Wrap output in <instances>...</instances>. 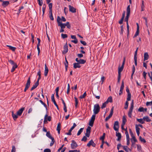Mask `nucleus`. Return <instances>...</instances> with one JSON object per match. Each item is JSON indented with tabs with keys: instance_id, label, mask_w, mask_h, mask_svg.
<instances>
[{
	"instance_id": "0e129e2a",
	"label": "nucleus",
	"mask_w": 152,
	"mask_h": 152,
	"mask_svg": "<svg viewBox=\"0 0 152 152\" xmlns=\"http://www.w3.org/2000/svg\"><path fill=\"white\" fill-rule=\"evenodd\" d=\"M8 61L12 65H14L15 64H16V63H15L14 61L12 60H9Z\"/></svg>"
},
{
	"instance_id": "7c9ffc66",
	"label": "nucleus",
	"mask_w": 152,
	"mask_h": 152,
	"mask_svg": "<svg viewBox=\"0 0 152 152\" xmlns=\"http://www.w3.org/2000/svg\"><path fill=\"white\" fill-rule=\"evenodd\" d=\"M86 60L84 59H80L79 63V64H84L86 62Z\"/></svg>"
},
{
	"instance_id": "a878e982",
	"label": "nucleus",
	"mask_w": 152,
	"mask_h": 152,
	"mask_svg": "<svg viewBox=\"0 0 152 152\" xmlns=\"http://www.w3.org/2000/svg\"><path fill=\"white\" fill-rule=\"evenodd\" d=\"M46 136L48 137L50 139H52V138H53V137L51 135L50 131H48L47 132V133L46 134Z\"/></svg>"
},
{
	"instance_id": "79ce46f5",
	"label": "nucleus",
	"mask_w": 152,
	"mask_h": 152,
	"mask_svg": "<svg viewBox=\"0 0 152 152\" xmlns=\"http://www.w3.org/2000/svg\"><path fill=\"white\" fill-rule=\"evenodd\" d=\"M86 92H85L84 94H83L82 95H81L80 96V99H83V98H85V97L86 96Z\"/></svg>"
},
{
	"instance_id": "0eeeda50",
	"label": "nucleus",
	"mask_w": 152,
	"mask_h": 152,
	"mask_svg": "<svg viewBox=\"0 0 152 152\" xmlns=\"http://www.w3.org/2000/svg\"><path fill=\"white\" fill-rule=\"evenodd\" d=\"M91 129V127L89 126H88L86 129L85 135L88 137H89L90 136Z\"/></svg>"
},
{
	"instance_id": "7ed1b4c3",
	"label": "nucleus",
	"mask_w": 152,
	"mask_h": 152,
	"mask_svg": "<svg viewBox=\"0 0 152 152\" xmlns=\"http://www.w3.org/2000/svg\"><path fill=\"white\" fill-rule=\"evenodd\" d=\"M100 107L99 104H97L94 106L93 111L94 114H97L99 112Z\"/></svg>"
},
{
	"instance_id": "393cba45",
	"label": "nucleus",
	"mask_w": 152,
	"mask_h": 152,
	"mask_svg": "<svg viewBox=\"0 0 152 152\" xmlns=\"http://www.w3.org/2000/svg\"><path fill=\"white\" fill-rule=\"evenodd\" d=\"M12 115L13 118L14 120H15L17 118H18V115H17V114H15L13 112H12Z\"/></svg>"
},
{
	"instance_id": "4c0bfd02",
	"label": "nucleus",
	"mask_w": 152,
	"mask_h": 152,
	"mask_svg": "<svg viewBox=\"0 0 152 152\" xmlns=\"http://www.w3.org/2000/svg\"><path fill=\"white\" fill-rule=\"evenodd\" d=\"M48 117L47 114H46L45 116L44 123V124H46L47 122V118Z\"/></svg>"
},
{
	"instance_id": "aec40b11",
	"label": "nucleus",
	"mask_w": 152,
	"mask_h": 152,
	"mask_svg": "<svg viewBox=\"0 0 152 152\" xmlns=\"http://www.w3.org/2000/svg\"><path fill=\"white\" fill-rule=\"evenodd\" d=\"M81 67V66L78 63H75L73 64V67L75 69L77 68H80Z\"/></svg>"
},
{
	"instance_id": "423d86ee",
	"label": "nucleus",
	"mask_w": 152,
	"mask_h": 152,
	"mask_svg": "<svg viewBox=\"0 0 152 152\" xmlns=\"http://www.w3.org/2000/svg\"><path fill=\"white\" fill-rule=\"evenodd\" d=\"M119 127V122L118 121H115L114 124L113 129H114L117 132L118 131Z\"/></svg>"
},
{
	"instance_id": "5fc2aeb1",
	"label": "nucleus",
	"mask_w": 152,
	"mask_h": 152,
	"mask_svg": "<svg viewBox=\"0 0 152 152\" xmlns=\"http://www.w3.org/2000/svg\"><path fill=\"white\" fill-rule=\"evenodd\" d=\"M37 1L39 5L40 6H42L43 4L42 0H37Z\"/></svg>"
},
{
	"instance_id": "bf43d9fd",
	"label": "nucleus",
	"mask_w": 152,
	"mask_h": 152,
	"mask_svg": "<svg viewBox=\"0 0 152 152\" xmlns=\"http://www.w3.org/2000/svg\"><path fill=\"white\" fill-rule=\"evenodd\" d=\"M40 45H37V49L38 50V56L39 55V54L40 52V48H39V46Z\"/></svg>"
},
{
	"instance_id": "ddd939ff",
	"label": "nucleus",
	"mask_w": 152,
	"mask_h": 152,
	"mask_svg": "<svg viewBox=\"0 0 152 152\" xmlns=\"http://www.w3.org/2000/svg\"><path fill=\"white\" fill-rule=\"evenodd\" d=\"M137 31L134 36V38L136 37L139 34V26L138 24L137 23Z\"/></svg>"
},
{
	"instance_id": "3c124183",
	"label": "nucleus",
	"mask_w": 152,
	"mask_h": 152,
	"mask_svg": "<svg viewBox=\"0 0 152 152\" xmlns=\"http://www.w3.org/2000/svg\"><path fill=\"white\" fill-rule=\"evenodd\" d=\"M138 111L140 112H144V108L143 107H141L138 109Z\"/></svg>"
},
{
	"instance_id": "f3484780",
	"label": "nucleus",
	"mask_w": 152,
	"mask_h": 152,
	"mask_svg": "<svg viewBox=\"0 0 152 152\" xmlns=\"http://www.w3.org/2000/svg\"><path fill=\"white\" fill-rule=\"evenodd\" d=\"M10 4L9 2L8 1H3L2 4V6L4 7H6Z\"/></svg>"
},
{
	"instance_id": "9d476101",
	"label": "nucleus",
	"mask_w": 152,
	"mask_h": 152,
	"mask_svg": "<svg viewBox=\"0 0 152 152\" xmlns=\"http://www.w3.org/2000/svg\"><path fill=\"white\" fill-rule=\"evenodd\" d=\"M91 145L93 147H95L96 145V144L92 140H91L87 145V146L88 147H90Z\"/></svg>"
},
{
	"instance_id": "9b49d317",
	"label": "nucleus",
	"mask_w": 152,
	"mask_h": 152,
	"mask_svg": "<svg viewBox=\"0 0 152 152\" xmlns=\"http://www.w3.org/2000/svg\"><path fill=\"white\" fill-rule=\"evenodd\" d=\"M64 50L62 51V53L63 54H65L67 52L68 50V47L67 43H66V44L64 45Z\"/></svg>"
},
{
	"instance_id": "c03bdc74",
	"label": "nucleus",
	"mask_w": 152,
	"mask_h": 152,
	"mask_svg": "<svg viewBox=\"0 0 152 152\" xmlns=\"http://www.w3.org/2000/svg\"><path fill=\"white\" fill-rule=\"evenodd\" d=\"M105 134L104 133L103 134L102 136L100 138V140H104L105 137Z\"/></svg>"
},
{
	"instance_id": "37998d69",
	"label": "nucleus",
	"mask_w": 152,
	"mask_h": 152,
	"mask_svg": "<svg viewBox=\"0 0 152 152\" xmlns=\"http://www.w3.org/2000/svg\"><path fill=\"white\" fill-rule=\"evenodd\" d=\"M125 134L126 136V138H129V133H128V131L127 130L126 128L125 129Z\"/></svg>"
},
{
	"instance_id": "c9c22d12",
	"label": "nucleus",
	"mask_w": 152,
	"mask_h": 152,
	"mask_svg": "<svg viewBox=\"0 0 152 152\" xmlns=\"http://www.w3.org/2000/svg\"><path fill=\"white\" fill-rule=\"evenodd\" d=\"M108 104L107 102L106 101L102 104V105L101 107L102 109H103L106 106L107 104Z\"/></svg>"
},
{
	"instance_id": "72a5a7b5",
	"label": "nucleus",
	"mask_w": 152,
	"mask_h": 152,
	"mask_svg": "<svg viewBox=\"0 0 152 152\" xmlns=\"http://www.w3.org/2000/svg\"><path fill=\"white\" fill-rule=\"evenodd\" d=\"M113 115L110 113L109 115L107 117L105 118V121H107L109 119H110L111 118V117Z\"/></svg>"
},
{
	"instance_id": "69168bd1",
	"label": "nucleus",
	"mask_w": 152,
	"mask_h": 152,
	"mask_svg": "<svg viewBox=\"0 0 152 152\" xmlns=\"http://www.w3.org/2000/svg\"><path fill=\"white\" fill-rule=\"evenodd\" d=\"M16 151V149L15 147L13 145L12 146V149L11 150V152H15Z\"/></svg>"
},
{
	"instance_id": "6ab92c4d",
	"label": "nucleus",
	"mask_w": 152,
	"mask_h": 152,
	"mask_svg": "<svg viewBox=\"0 0 152 152\" xmlns=\"http://www.w3.org/2000/svg\"><path fill=\"white\" fill-rule=\"evenodd\" d=\"M123 149L127 152H131V150L126 146H122Z\"/></svg>"
},
{
	"instance_id": "473e14b6",
	"label": "nucleus",
	"mask_w": 152,
	"mask_h": 152,
	"mask_svg": "<svg viewBox=\"0 0 152 152\" xmlns=\"http://www.w3.org/2000/svg\"><path fill=\"white\" fill-rule=\"evenodd\" d=\"M84 129V128H80V130L78 131L77 134V136H79L80 135L82 132H83V130Z\"/></svg>"
},
{
	"instance_id": "f257e3e1",
	"label": "nucleus",
	"mask_w": 152,
	"mask_h": 152,
	"mask_svg": "<svg viewBox=\"0 0 152 152\" xmlns=\"http://www.w3.org/2000/svg\"><path fill=\"white\" fill-rule=\"evenodd\" d=\"M127 13H126V17L125 19V21L126 22V25H127V34L128 35H129V26L128 24V19L129 17V16L130 15V5H128L127 8L126 9Z\"/></svg>"
},
{
	"instance_id": "6e6552de",
	"label": "nucleus",
	"mask_w": 152,
	"mask_h": 152,
	"mask_svg": "<svg viewBox=\"0 0 152 152\" xmlns=\"http://www.w3.org/2000/svg\"><path fill=\"white\" fill-rule=\"evenodd\" d=\"M76 124L74 123L73 124V126H72L70 129L69 130V132L67 133H66V134H67L68 135H71L72 134V133H71L72 131L74 129V128L76 126Z\"/></svg>"
},
{
	"instance_id": "680f3d73",
	"label": "nucleus",
	"mask_w": 152,
	"mask_h": 152,
	"mask_svg": "<svg viewBox=\"0 0 152 152\" xmlns=\"http://www.w3.org/2000/svg\"><path fill=\"white\" fill-rule=\"evenodd\" d=\"M132 138L131 139H132V141L133 140L134 142H137V140L136 138V137L134 136L132 137Z\"/></svg>"
},
{
	"instance_id": "e2e57ef3",
	"label": "nucleus",
	"mask_w": 152,
	"mask_h": 152,
	"mask_svg": "<svg viewBox=\"0 0 152 152\" xmlns=\"http://www.w3.org/2000/svg\"><path fill=\"white\" fill-rule=\"evenodd\" d=\"M80 43L84 45H87V43L85 41H83L82 40H80Z\"/></svg>"
},
{
	"instance_id": "864d4df0",
	"label": "nucleus",
	"mask_w": 152,
	"mask_h": 152,
	"mask_svg": "<svg viewBox=\"0 0 152 152\" xmlns=\"http://www.w3.org/2000/svg\"><path fill=\"white\" fill-rule=\"evenodd\" d=\"M61 36L62 38L64 39L67 38L68 37V36L66 34H61Z\"/></svg>"
},
{
	"instance_id": "1a4fd4ad",
	"label": "nucleus",
	"mask_w": 152,
	"mask_h": 152,
	"mask_svg": "<svg viewBox=\"0 0 152 152\" xmlns=\"http://www.w3.org/2000/svg\"><path fill=\"white\" fill-rule=\"evenodd\" d=\"M72 143L71 144V148L72 149L76 148L78 146L77 143L75 140H73L72 141Z\"/></svg>"
},
{
	"instance_id": "4468645a",
	"label": "nucleus",
	"mask_w": 152,
	"mask_h": 152,
	"mask_svg": "<svg viewBox=\"0 0 152 152\" xmlns=\"http://www.w3.org/2000/svg\"><path fill=\"white\" fill-rule=\"evenodd\" d=\"M69 11L72 13H75L76 12V9L74 8L72 6L69 5L68 6Z\"/></svg>"
},
{
	"instance_id": "f03ea898",
	"label": "nucleus",
	"mask_w": 152,
	"mask_h": 152,
	"mask_svg": "<svg viewBox=\"0 0 152 152\" xmlns=\"http://www.w3.org/2000/svg\"><path fill=\"white\" fill-rule=\"evenodd\" d=\"M61 18L59 16H58L57 18V21L58 24V25L60 26L61 28L64 29L66 26L65 23H63L61 22Z\"/></svg>"
},
{
	"instance_id": "c85d7f7f",
	"label": "nucleus",
	"mask_w": 152,
	"mask_h": 152,
	"mask_svg": "<svg viewBox=\"0 0 152 152\" xmlns=\"http://www.w3.org/2000/svg\"><path fill=\"white\" fill-rule=\"evenodd\" d=\"M124 80H123L122 82L121 86L120 87V91H123V90L124 89Z\"/></svg>"
},
{
	"instance_id": "49530a36",
	"label": "nucleus",
	"mask_w": 152,
	"mask_h": 152,
	"mask_svg": "<svg viewBox=\"0 0 152 152\" xmlns=\"http://www.w3.org/2000/svg\"><path fill=\"white\" fill-rule=\"evenodd\" d=\"M129 104V102L128 101H126L125 104V105L124 106V108L126 109H127L128 108V106Z\"/></svg>"
},
{
	"instance_id": "5701e85b",
	"label": "nucleus",
	"mask_w": 152,
	"mask_h": 152,
	"mask_svg": "<svg viewBox=\"0 0 152 152\" xmlns=\"http://www.w3.org/2000/svg\"><path fill=\"white\" fill-rule=\"evenodd\" d=\"M144 60H146L148 59L149 58V56L147 52L145 53L144 54Z\"/></svg>"
},
{
	"instance_id": "052dcab7",
	"label": "nucleus",
	"mask_w": 152,
	"mask_h": 152,
	"mask_svg": "<svg viewBox=\"0 0 152 152\" xmlns=\"http://www.w3.org/2000/svg\"><path fill=\"white\" fill-rule=\"evenodd\" d=\"M48 6H49V10H52V8L53 4L52 3H49V4H48Z\"/></svg>"
},
{
	"instance_id": "ea45409f",
	"label": "nucleus",
	"mask_w": 152,
	"mask_h": 152,
	"mask_svg": "<svg viewBox=\"0 0 152 152\" xmlns=\"http://www.w3.org/2000/svg\"><path fill=\"white\" fill-rule=\"evenodd\" d=\"M131 93L127 94V98L126 101H129L131 100Z\"/></svg>"
},
{
	"instance_id": "2f4dec72",
	"label": "nucleus",
	"mask_w": 152,
	"mask_h": 152,
	"mask_svg": "<svg viewBox=\"0 0 152 152\" xmlns=\"http://www.w3.org/2000/svg\"><path fill=\"white\" fill-rule=\"evenodd\" d=\"M143 119L144 120H146L147 122H150L151 120L149 119V118L148 116H145L143 118Z\"/></svg>"
},
{
	"instance_id": "2eb2a0df",
	"label": "nucleus",
	"mask_w": 152,
	"mask_h": 152,
	"mask_svg": "<svg viewBox=\"0 0 152 152\" xmlns=\"http://www.w3.org/2000/svg\"><path fill=\"white\" fill-rule=\"evenodd\" d=\"M24 109H25L24 107H22L19 109L17 112V115L19 116H20L21 115Z\"/></svg>"
},
{
	"instance_id": "f8f14e48",
	"label": "nucleus",
	"mask_w": 152,
	"mask_h": 152,
	"mask_svg": "<svg viewBox=\"0 0 152 152\" xmlns=\"http://www.w3.org/2000/svg\"><path fill=\"white\" fill-rule=\"evenodd\" d=\"M51 99H52V101L53 102L54 105L56 106L57 109L58 110V107L57 104H56V102L55 100L54 94H52L51 97Z\"/></svg>"
},
{
	"instance_id": "f704fd0d",
	"label": "nucleus",
	"mask_w": 152,
	"mask_h": 152,
	"mask_svg": "<svg viewBox=\"0 0 152 152\" xmlns=\"http://www.w3.org/2000/svg\"><path fill=\"white\" fill-rule=\"evenodd\" d=\"M122 119V124H125L126 122L127 121V120L125 116H124L123 117Z\"/></svg>"
},
{
	"instance_id": "dca6fc26",
	"label": "nucleus",
	"mask_w": 152,
	"mask_h": 152,
	"mask_svg": "<svg viewBox=\"0 0 152 152\" xmlns=\"http://www.w3.org/2000/svg\"><path fill=\"white\" fill-rule=\"evenodd\" d=\"M116 136L118 137L117 140V141H120L121 140V134L120 133H117L116 132Z\"/></svg>"
},
{
	"instance_id": "a211bd4d",
	"label": "nucleus",
	"mask_w": 152,
	"mask_h": 152,
	"mask_svg": "<svg viewBox=\"0 0 152 152\" xmlns=\"http://www.w3.org/2000/svg\"><path fill=\"white\" fill-rule=\"evenodd\" d=\"M48 72V67L46 66V64H45V69L44 71V75L45 76L47 75Z\"/></svg>"
},
{
	"instance_id": "4be33fe9",
	"label": "nucleus",
	"mask_w": 152,
	"mask_h": 152,
	"mask_svg": "<svg viewBox=\"0 0 152 152\" xmlns=\"http://www.w3.org/2000/svg\"><path fill=\"white\" fill-rule=\"evenodd\" d=\"M135 129L137 135L139 136L140 129L138 127V126L136 124L135 125Z\"/></svg>"
},
{
	"instance_id": "4d7b16f0",
	"label": "nucleus",
	"mask_w": 152,
	"mask_h": 152,
	"mask_svg": "<svg viewBox=\"0 0 152 152\" xmlns=\"http://www.w3.org/2000/svg\"><path fill=\"white\" fill-rule=\"evenodd\" d=\"M94 121L90 120L89 122V125L91 127L93 126Z\"/></svg>"
},
{
	"instance_id": "774afa93",
	"label": "nucleus",
	"mask_w": 152,
	"mask_h": 152,
	"mask_svg": "<svg viewBox=\"0 0 152 152\" xmlns=\"http://www.w3.org/2000/svg\"><path fill=\"white\" fill-rule=\"evenodd\" d=\"M44 152H51V150L48 148H46L44 150Z\"/></svg>"
},
{
	"instance_id": "8fccbe9b",
	"label": "nucleus",
	"mask_w": 152,
	"mask_h": 152,
	"mask_svg": "<svg viewBox=\"0 0 152 152\" xmlns=\"http://www.w3.org/2000/svg\"><path fill=\"white\" fill-rule=\"evenodd\" d=\"M146 104L147 106L152 105V101L151 102H147Z\"/></svg>"
},
{
	"instance_id": "412c9836",
	"label": "nucleus",
	"mask_w": 152,
	"mask_h": 152,
	"mask_svg": "<svg viewBox=\"0 0 152 152\" xmlns=\"http://www.w3.org/2000/svg\"><path fill=\"white\" fill-rule=\"evenodd\" d=\"M124 64L123 63H122V66L121 67H118V73H121V72L122 71V70L124 69Z\"/></svg>"
},
{
	"instance_id": "cd10ccee",
	"label": "nucleus",
	"mask_w": 152,
	"mask_h": 152,
	"mask_svg": "<svg viewBox=\"0 0 152 152\" xmlns=\"http://www.w3.org/2000/svg\"><path fill=\"white\" fill-rule=\"evenodd\" d=\"M108 103L109 102L111 103L113 102L112 97L111 96H109L106 101Z\"/></svg>"
},
{
	"instance_id": "09e8293b",
	"label": "nucleus",
	"mask_w": 152,
	"mask_h": 152,
	"mask_svg": "<svg viewBox=\"0 0 152 152\" xmlns=\"http://www.w3.org/2000/svg\"><path fill=\"white\" fill-rule=\"evenodd\" d=\"M87 140V137L86 136H84L83 138L81 140V141H83L85 142Z\"/></svg>"
},
{
	"instance_id": "20e7f679",
	"label": "nucleus",
	"mask_w": 152,
	"mask_h": 152,
	"mask_svg": "<svg viewBox=\"0 0 152 152\" xmlns=\"http://www.w3.org/2000/svg\"><path fill=\"white\" fill-rule=\"evenodd\" d=\"M134 102L132 100L131 104V106L128 113V115L129 117L132 118V113L134 108Z\"/></svg>"
},
{
	"instance_id": "de8ad7c7",
	"label": "nucleus",
	"mask_w": 152,
	"mask_h": 152,
	"mask_svg": "<svg viewBox=\"0 0 152 152\" xmlns=\"http://www.w3.org/2000/svg\"><path fill=\"white\" fill-rule=\"evenodd\" d=\"M96 115L95 114L93 115L91 119L90 120L94 122L95 119Z\"/></svg>"
},
{
	"instance_id": "e433bc0d",
	"label": "nucleus",
	"mask_w": 152,
	"mask_h": 152,
	"mask_svg": "<svg viewBox=\"0 0 152 152\" xmlns=\"http://www.w3.org/2000/svg\"><path fill=\"white\" fill-rule=\"evenodd\" d=\"M143 119L142 118L137 119V121L139 123L143 124L145 123L144 121H143Z\"/></svg>"
},
{
	"instance_id": "a19ab883",
	"label": "nucleus",
	"mask_w": 152,
	"mask_h": 152,
	"mask_svg": "<svg viewBox=\"0 0 152 152\" xmlns=\"http://www.w3.org/2000/svg\"><path fill=\"white\" fill-rule=\"evenodd\" d=\"M66 26L69 29H70L71 28V25L69 24V23L68 22H66V23H65Z\"/></svg>"
},
{
	"instance_id": "bb28decb",
	"label": "nucleus",
	"mask_w": 152,
	"mask_h": 152,
	"mask_svg": "<svg viewBox=\"0 0 152 152\" xmlns=\"http://www.w3.org/2000/svg\"><path fill=\"white\" fill-rule=\"evenodd\" d=\"M7 46L9 47V48L13 51H14L16 49V48L10 45H7Z\"/></svg>"
},
{
	"instance_id": "6e6d98bb",
	"label": "nucleus",
	"mask_w": 152,
	"mask_h": 152,
	"mask_svg": "<svg viewBox=\"0 0 152 152\" xmlns=\"http://www.w3.org/2000/svg\"><path fill=\"white\" fill-rule=\"evenodd\" d=\"M61 130V124H60V123H59L57 125V130Z\"/></svg>"
},
{
	"instance_id": "58836bf2",
	"label": "nucleus",
	"mask_w": 152,
	"mask_h": 152,
	"mask_svg": "<svg viewBox=\"0 0 152 152\" xmlns=\"http://www.w3.org/2000/svg\"><path fill=\"white\" fill-rule=\"evenodd\" d=\"M139 140L142 142L144 143H145L146 142L145 140L144 139L142 138L141 136L139 137Z\"/></svg>"
},
{
	"instance_id": "a18cd8bd",
	"label": "nucleus",
	"mask_w": 152,
	"mask_h": 152,
	"mask_svg": "<svg viewBox=\"0 0 152 152\" xmlns=\"http://www.w3.org/2000/svg\"><path fill=\"white\" fill-rule=\"evenodd\" d=\"M51 139V140L52 141L50 144V146H51L52 145H53V144L55 142V141L54 140V138H52V139Z\"/></svg>"
},
{
	"instance_id": "13d9d810",
	"label": "nucleus",
	"mask_w": 152,
	"mask_h": 152,
	"mask_svg": "<svg viewBox=\"0 0 152 152\" xmlns=\"http://www.w3.org/2000/svg\"><path fill=\"white\" fill-rule=\"evenodd\" d=\"M137 149L138 151H140V150H141V147L140 145H137Z\"/></svg>"
},
{
	"instance_id": "338daca9",
	"label": "nucleus",
	"mask_w": 152,
	"mask_h": 152,
	"mask_svg": "<svg viewBox=\"0 0 152 152\" xmlns=\"http://www.w3.org/2000/svg\"><path fill=\"white\" fill-rule=\"evenodd\" d=\"M71 42L75 43V44H77L78 42V40L77 39H75L74 40H72Z\"/></svg>"
},
{
	"instance_id": "b1692460",
	"label": "nucleus",
	"mask_w": 152,
	"mask_h": 152,
	"mask_svg": "<svg viewBox=\"0 0 152 152\" xmlns=\"http://www.w3.org/2000/svg\"><path fill=\"white\" fill-rule=\"evenodd\" d=\"M39 83H38L36 82L35 83V84L32 87L31 89V91H32L36 88L37 86L39 85Z\"/></svg>"
},
{
	"instance_id": "c756f323",
	"label": "nucleus",
	"mask_w": 152,
	"mask_h": 152,
	"mask_svg": "<svg viewBox=\"0 0 152 152\" xmlns=\"http://www.w3.org/2000/svg\"><path fill=\"white\" fill-rule=\"evenodd\" d=\"M18 66V65L16 64H15L14 65L11 70V72H14L15 69L17 68Z\"/></svg>"
},
{
	"instance_id": "603ef678",
	"label": "nucleus",
	"mask_w": 152,
	"mask_h": 152,
	"mask_svg": "<svg viewBox=\"0 0 152 152\" xmlns=\"http://www.w3.org/2000/svg\"><path fill=\"white\" fill-rule=\"evenodd\" d=\"M46 7V5L45 4H44L43 5L42 8V10L43 12V15L45 13V9Z\"/></svg>"
},
{
	"instance_id": "39448f33",
	"label": "nucleus",
	"mask_w": 152,
	"mask_h": 152,
	"mask_svg": "<svg viewBox=\"0 0 152 152\" xmlns=\"http://www.w3.org/2000/svg\"><path fill=\"white\" fill-rule=\"evenodd\" d=\"M31 83L30 78L29 77L27 80V83L26 84L24 90V91L26 92L29 88Z\"/></svg>"
}]
</instances>
